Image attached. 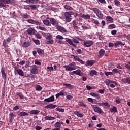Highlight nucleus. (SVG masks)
I'll return each mask as SVG.
<instances>
[{
    "label": "nucleus",
    "mask_w": 130,
    "mask_h": 130,
    "mask_svg": "<svg viewBox=\"0 0 130 130\" xmlns=\"http://www.w3.org/2000/svg\"><path fill=\"white\" fill-rule=\"evenodd\" d=\"M76 66V63L72 62L69 65H65L63 66V68H65L66 71H74L76 70V67H75Z\"/></svg>",
    "instance_id": "1"
},
{
    "label": "nucleus",
    "mask_w": 130,
    "mask_h": 130,
    "mask_svg": "<svg viewBox=\"0 0 130 130\" xmlns=\"http://www.w3.org/2000/svg\"><path fill=\"white\" fill-rule=\"evenodd\" d=\"M15 2V0H0V7L5 8L6 4H14Z\"/></svg>",
    "instance_id": "2"
},
{
    "label": "nucleus",
    "mask_w": 130,
    "mask_h": 130,
    "mask_svg": "<svg viewBox=\"0 0 130 130\" xmlns=\"http://www.w3.org/2000/svg\"><path fill=\"white\" fill-rule=\"evenodd\" d=\"M91 11H93L95 14H96L97 17L99 18L100 19H102L103 18V14L102 13H101V11L98 9V8H92L90 9Z\"/></svg>",
    "instance_id": "3"
},
{
    "label": "nucleus",
    "mask_w": 130,
    "mask_h": 130,
    "mask_svg": "<svg viewBox=\"0 0 130 130\" xmlns=\"http://www.w3.org/2000/svg\"><path fill=\"white\" fill-rule=\"evenodd\" d=\"M67 42L69 43V44L71 45L72 46H73V47H77V45L74 43H79V41L77 40V39L73 38L72 40L71 39H68L66 40Z\"/></svg>",
    "instance_id": "4"
},
{
    "label": "nucleus",
    "mask_w": 130,
    "mask_h": 130,
    "mask_svg": "<svg viewBox=\"0 0 130 130\" xmlns=\"http://www.w3.org/2000/svg\"><path fill=\"white\" fill-rule=\"evenodd\" d=\"M64 15L66 20L67 22H71V21H72V18H71V17L72 15H73V12L70 11L65 12Z\"/></svg>",
    "instance_id": "5"
},
{
    "label": "nucleus",
    "mask_w": 130,
    "mask_h": 130,
    "mask_svg": "<svg viewBox=\"0 0 130 130\" xmlns=\"http://www.w3.org/2000/svg\"><path fill=\"white\" fill-rule=\"evenodd\" d=\"M83 43H84V46L85 47H91V46L94 44V41L85 40L83 42Z\"/></svg>",
    "instance_id": "6"
},
{
    "label": "nucleus",
    "mask_w": 130,
    "mask_h": 130,
    "mask_svg": "<svg viewBox=\"0 0 130 130\" xmlns=\"http://www.w3.org/2000/svg\"><path fill=\"white\" fill-rule=\"evenodd\" d=\"M30 73L36 75V74H38V67L36 65H32L30 66Z\"/></svg>",
    "instance_id": "7"
},
{
    "label": "nucleus",
    "mask_w": 130,
    "mask_h": 130,
    "mask_svg": "<svg viewBox=\"0 0 130 130\" xmlns=\"http://www.w3.org/2000/svg\"><path fill=\"white\" fill-rule=\"evenodd\" d=\"M27 22L29 23V24H32V25H36L37 26H40V25H41V22L38 20H34L33 19H28Z\"/></svg>",
    "instance_id": "8"
},
{
    "label": "nucleus",
    "mask_w": 130,
    "mask_h": 130,
    "mask_svg": "<svg viewBox=\"0 0 130 130\" xmlns=\"http://www.w3.org/2000/svg\"><path fill=\"white\" fill-rule=\"evenodd\" d=\"M92 107L95 112H97L98 113H99V114H103V113H104V112L103 111L102 109L99 107H97L96 105H92Z\"/></svg>",
    "instance_id": "9"
},
{
    "label": "nucleus",
    "mask_w": 130,
    "mask_h": 130,
    "mask_svg": "<svg viewBox=\"0 0 130 130\" xmlns=\"http://www.w3.org/2000/svg\"><path fill=\"white\" fill-rule=\"evenodd\" d=\"M49 21L50 23V25L51 26V24H52L53 26H57L58 25V22L57 21H56V20H55V19L54 18H49Z\"/></svg>",
    "instance_id": "10"
},
{
    "label": "nucleus",
    "mask_w": 130,
    "mask_h": 130,
    "mask_svg": "<svg viewBox=\"0 0 130 130\" xmlns=\"http://www.w3.org/2000/svg\"><path fill=\"white\" fill-rule=\"evenodd\" d=\"M56 28L57 30L59 32H61V33H67V29L62 26H60L58 25L56 26Z\"/></svg>",
    "instance_id": "11"
},
{
    "label": "nucleus",
    "mask_w": 130,
    "mask_h": 130,
    "mask_svg": "<svg viewBox=\"0 0 130 130\" xmlns=\"http://www.w3.org/2000/svg\"><path fill=\"white\" fill-rule=\"evenodd\" d=\"M27 32L29 35H34L35 34V29L32 27L28 28Z\"/></svg>",
    "instance_id": "12"
},
{
    "label": "nucleus",
    "mask_w": 130,
    "mask_h": 130,
    "mask_svg": "<svg viewBox=\"0 0 130 130\" xmlns=\"http://www.w3.org/2000/svg\"><path fill=\"white\" fill-rule=\"evenodd\" d=\"M68 92H64V90H61L60 92L57 93L55 96L56 98H58L60 96H64V95H67Z\"/></svg>",
    "instance_id": "13"
},
{
    "label": "nucleus",
    "mask_w": 130,
    "mask_h": 130,
    "mask_svg": "<svg viewBox=\"0 0 130 130\" xmlns=\"http://www.w3.org/2000/svg\"><path fill=\"white\" fill-rule=\"evenodd\" d=\"M54 101V96L52 95L47 99H44V102H53Z\"/></svg>",
    "instance_id": "14"
},
{
    "label": "nucleus",
    "mask_w": 130,
    "mask_h": 130,
    "mask_svg": "<svg viewBox=\"0 0 130 130\" xmlns=\"http://www.w3.org/2000/svg\"><path fill=\"white\" fill-rule=\"evenodd\" d=\"M14 118H15V114H14V113H10L9 114V121L10 123H13Z\"/></svg>",
    "instance_id": "15"
},
{
    "label": "nucleus",
    "mask_w": 130,
    "mask_h": 130,
    "mask_svg": "<svg viewBox=\"0 0 130 130\" xmlns=\"http://www.w3.org/2000/svg\"><path fill=\"white\" fill-rule=\"evenodd\" d=\"M16 72L19 75V76H21V77H24V71L22 70V69H16Z\"/></svg>",
    "instance_id": "16"
},
{
    "label": "nucleus",
    "mask_w": 130,
    "mask_h": 130,
    "mask_svg": "<svg viewBox=\"0 0 130 130\" xmlns=\"http://www.w3.org/2000/svg\"><path fill=\"white\" fill-rule=\"evenodd\" d=\"M39 1V0H25L24 3H27V4H30V3L31 4H38Z\"/></svg>",
    "instance_id": "17"
},
{
    "label": "nucleus",
    "mask_w": 130,
    "mask_h": 130,
    "mask_svg": "<svg viewBox=\"0 0 130 130\" xmlns=\"http://www.w3.org/2000/svg\"><path fill=\"white\" fill-rule=\"evenodd\" d=\"M1 73L2 74L3 79H7V74L5 73V67H2L1 69Z\"/></svg>",
    "instance_id": "18"
},
{
    "label": "nucleus",
    "mask_w": 130,
    "mask_h": 130,
    "mask_svg": "<svg viewBox=\"0 0 130 130\" xmlns=\"http://www.w3.org/2000/svg\"><path fill=\"white\" fill-rule=\"evenodd\" d=\"M73 74L75 75H77L78 76H83V73L81 72V70L78 69L76 71H74L72 72Z\"/></svg>",
    "instance_id": "19"
},
{
    "label": "nucleus",
    "mask_w": 130,
    "mask_h": 130,
    "mask_svg": "<svg viewBox=\"0 0 130 130\" xmlns=\"http://www.w3.org/2000/svg\"><path fill=\"white\" fill-rule=\"evenodd\" d=\"M121 82H122V83H125V84H130V78H123L122 79Z\"/></svg>",
    "instance_id": "20"
},
{
    "label": "nucleus",
    "mask_w": 130,
    "mask_h": 130,
    "mask_svg": "<svg viewBox=\"0 0 130 130\" xmlns=\"http://www.w3.org/2000/svg\"><path fill=\"white\" fill-rule=\"evenodd\" d=\"M56 107V105H53L52 104H50L45 106V108H50L51 109H53V108H55Z\"/></svg>",
    "instance_id": "21"
},
{
    "label": "nucleus",
    "mask_w": 130,
    "mask_h": 130,
    "mask_svg": "<svg viewBox=\"0 0 130 130\" xmlns=\"http://www.w3.org/2000/svg\"><path fill=\"white\" fill-rule=\"evenodd\" d=\"M81 18H83V19H85V20H89L91 16L89 14H82L81 15Z\"/></svg>",
    "instance_id": "22"
},
{
    "label": "nucleus",
    "mask_w": 130,
    "mask_h": 130,
    "mask_svg": "<svg viewBox=\"0 0 130 130\" xmlns=\"http://www.w3.org/2000/svg\"><path fill=\"white\" fill-rule=\"evenodd\" d=\"M31 45L30 42H25L22 44V47H29Z\"/></svg>",
    "instance_id": "23"
},
{
    "label": "nucleus",
    "mask_w": 130,
    "mask_h": 130,
    "mask_svg": "<svg viewBox=\"0 0 130 130\" xmlns=\"http://www.w3.org/2000/svg\"><path fill=\"white\" fill-rule=\"evenodd\" d=\"M104 53H105V50L103 49H101L100 51H99V55L98 56L99 57H102V56H103L104 55Z\"/></svg>",
    "instance_id": "24"
},
{
    "label": "nucleus",
    "mask_w": 130,
    "mask_h": 130,
    "mask_svg": "<svg viewBox=\"0 0 130 130\" xmlns=\"http://www.w3.org/2000/svg\"><path fill=\"white\" fill-rule=\"evenodd\" d=\"M55 117H52V116H47L45 117L44 119L45 120H54L55 119Z\"/></svg>",
    "instance_id": "25"
},
{
    "label": "nucleus",
    "mask_w": 130,
    "mask_h": 130,
    "mask_svg": "<svg viewBox=\"0 0 130 130\" xmlns=\"http://www.w3.org/2000/svg\"><path fill=\"white\" fill-rule=\"evenodd\" d=\"M61 124H63V122H57L55 123V127H60L61 126Z\"/></svg>",
    "instance_id": "26"
},
{
    "label": "nucleus",
    "mask_w": 130,
    "mask_h": 130,
    "mask_svg": "<svg viewBox=\"0 0 130 130\" xmlns=\"http://www.w3.org/2000/svg\"><path fill=\"white\" fill-rule=\"evenodd\" d=\"M19 116L23 117V116H28L29 114L28 113H26L25 112H21L19 113Z\"/></svg>",
    "instance_id": "27"
},
{
    "label": "nucleus",
    "mask_w": 130,
    "mask_h": 130,
    "mask_svg": "<svg viewBox=\"0 0 130 130\" xmlns=\"http://www.w3.org/2000/svg\"><path fill=\"white\" fill-rule=\"evenodd\" d=\"M91 96H92V97H96L98 98V99H100V96H99V94L96 93H94V92H91L90 93Z\"/></svg>",
    "instance_id": "28"
},
{
    "label": "nucleus",
    "mask_w": 130,
    "mask_h": 130,
    "mask_svg": "<svg viewBox=\"0 0 130 130\" xmlns=\"http://www.w3.org/2000/svg\"><path fill=\"white\" fill-rule=\"evenodd\" d=\"M40 111L38 110H32L30 111V114H38Z\"/></svg>",
    "instance_id": "29"
},
{
    "label": "nucleus",
    "mask_w": 130,
    "mask_h": 130,
    "mask_svg": "<svg viewBox=\"0 0 130 130\" xmlns=\"http://www.w3.org/2000/svg\"><path fill=\"white\" fill-rule=\"evenodd\" d=\"M115 46H118V45H122L123 46L125 45V44L122 43L121 41H118L114 44Z\"/></svg>",
    "instance_id": "30"
},
{
    "label": "nucleus",
    "mask_w": 130,
    "mask_h": 130,
    "mask_svg": "<svg viewBox=\"0 0 130 130\" xmlns=\"http://www.w3.org/2000/svg\"><path fill=\"white\" fill-rule=\"evenodd\" d=\"M43 23L44 24V25H46V26H51V24H50V22L49 21V20H44L43 21Z\"/></svg>",
    "instance_id": "31"
},
{
    "label": "nucleus",
    "mask_w": 130,
    "mask_h": 130,
    "mask_svg": "<svg viewBox=\"0 0 130 130\" xmlns=\"http://www.w3.org/2000/svg\"><path fill=\"white\" fill-rule=\"evenodd\" d=\"M107 22H110L111 23L113 22V18L111 16H107L106 18Z\"/></svg>",
    "instance_id": "32"
},
{
    "label": "nucleus",
    "mask_w": 130,
    "mask_h": 130,
    "mask_svg": "<svg viewBox=\"0 0 130 130\" xmlns=\"http://www.w3.org/2000/svg\"><path fill=\"white\" fill-rule=\"evenodd\" d=\"M116 103H117V104H120V103H121V99H120V98L117 96L116 98Z\"/></svg>",
    "instance_id": "33"
},
{
    "label": "nucleus",
    "mask_w": 130,
    "mask_h": 130,
    "mask_svg": "<svg viewBox=\"0 0 130 130\" xmlns=\"http://www.w3.org/2000/svg\"><path fill=\"white\" fill-rule=\"evenodd\" d=\"M90 75V76H96V75H97V71L94 70H91Z\"/></svg>",
    "instance_id": "34"
},
{
    "label": "nucleus",
    "mask_w": 130,
    "mask_h": 130,
    "mask_svg": "<svg viewBox=\"0 0 130 130\" xmlns=\"http://www.w3.org/2000/svg\"><path fill=\"white\" fill-rule=\"evenodd\" d=\"M74 113L78 117H83L84 116V114H80L78 111H75Z\"/></svg>",
    "instance_id": "35"
},
{
    "label": "nucleus",
    "mask_w": 130,
    "mask_h": 130,
    "mask_svg": "<svg viewBox=\"0 0 130 130\" xmlns=\"http://www.w3.org/2000/svg\"><path fill=\"white\" fill-rule=\"evenodd\" d=\"M64 8L66 10H69V11H72V10H73V8L68 5L64 6Z\"/></svg>",
    "instance_id": "36"
},
{
    "label": "nucleus",
    "mask_w": 130,
    "mask_h": 130,
    "mask_svg": "<svg viewBox=\"0 0 130 130\" xmlns=\"http://www.w3.org/2000/svg\"><path fill=\"white\" fill-rule=\"evenodd\" d=\"M93 64H94V61L91 60H88L86 62V66H93Z\"/></svg>",
    "instance_id": "37"
},
{
    "label": "nucleus",
    "mask_w": 130,
    "mask_h": 130,
    "mask_svg": "<svg viewBox=\"0 0 130 130\" xmlns=\"http://www.w3.org/2000/svg\"><path fill=\"white\" fill-rule=\"evenodd\" d=\"M114 2L115 6H117V7H120L121 3H120V2L118 1V0H114Z\"/></svg>",
    "instance_id": "38"
},
{
    "label": "nucleus",
    "mask_w": 130,
    "mask_h": 130,
    "mask_svg": "<svg viewBox=\"0 0 130 130\" xmlns=\"http://www.w3.org/2000/svg\"><path fill=\"white\" fill-rule=\"evenodd\" d=\"M37 51L39 55H42V53L44 52V51L41 49H38Z\"/></svg>",
    "instance_id": "39"
},
{
    "label": "nucleus",
    "mask_w": 130,
    "mask_h": 130,
    "mask_svg": "<svg viewBox=\"0 0 130 130\" xmlns=\"http://www.w3.org/2000/svg\"><path fill=\"white\" fill-rule=\"evenodd\" d=\"M56 111H59V112H64V109H62L61 108H56Z\"/></svg>",
    "instance_id": "40"
},
{
    "label": "nucleus",
    "mask_w": 130,
    "mask_h": 130,
    "mask_svg": "<svg viewBox=\"0 0 130 130\" xmlns=\"http://www.w3.org/2000/svg\"><path fill=\"white\" fill-rule=\"evenodd\" d=\"M105 83L107 85V86H109V84H111V83H112V81L109 80V79H107L105 81Z\"/></svg>",
    "instance_id": "41"
},
{
    "label": "nucleus",
    "mask_w": 130,
    "mask_h": 130,
    "mask_svg": "<svg viewBox=\"0 0 130 130\" xmlns=\"http://www.w3.org/2000/svg\"><path fill=\"white\" fill-rule=\"evenodd\" d=\"M35 88L36 91H41L42 90V87L40 85H37Z\"/></svg>",
    "instance_id": "42"
},
{
    "label": "nucleus",
    "mask_w": 130,
    "mask_h": 130,
    "mask_svg": "<svg viewBox=\"0 0 130 130\" xmlns=\"http://www.w3.org/2000/svg\"><path fill=\"white\" fill-rule=\"evenodd\" d=\"M111 112H116L117 111V108L116 107L113 106V108L110 109Z\"/></svg>",
    "instance_id": "43"
},
{
    "label": "nucleus",
    "mask_w": 130,
    "mask_h": 130,
    "mask_svg": "<svg viewBox=\"0 0 130 130\" xmlns=\"http://www.w3.org/2000/svg\"><path fill=\"white\" fill-rule=\"evenodd\" d=\"M28 6L30 7L32 10H36V9H37V5H28Z\"/></svg>",
    "instance_id": "44"
},
{
    "label": "nucleus",
    "mask_w": 130,
    "mask_h": 130,
    "mask_svg": "<svg viewBox=\"0 0 130 130\" xmlns=\"http://www.w3.org/2000/svg\"><path fill=\"white\" fill-rule=\"evenodd\" d=\"M37 29H39V30H42V31H45L46 30V28L44 27H42L41 26H37Z\"/></svg>",
    "instance_id": "45"
},
{
    "label": "nucleus",
    "mask_w": 130,
    "mask_h": 130,
    "mask_svg": "<svg viewBox=\"0 0 130 130\" xmlns=\"http://www.w3.org/2000/svg\"><path fill=\"white\" fill-rule=\"evenodd\" d=\"M112 72H113L114 73V74H118V73H119V72H121V71L119 69H113L112 70Z\"/></svg>",
    "instance_id": "46"
},
{
    "label": "nucleus",
    "mask_w": 130,
    "mask_h": 130,
    "mask_svg": "<svg viewBox=\"0 0 130 130\" xmlns=\"http://www.w3.org/2000/svg\"><path fill=\"white\" fill-rule=\"evenodd\" d=\"M54 41L53 40L51 39L49 41H47L46 42V44H52L53 43Z\"/></svg>",
    "instance_id": "47"
},
{
    "label": "nucleus",
    "mask_w": 130,
    "mask_h": 130,
    "mask_svg": "<svg viewBox=\"0 0 130 130\" xmlns=\"http://www.w3.org/2000/svg\"><path fill=\"white\" fill-rule=\"evenodd\" d=\"M116 28L115 24H111L109 25V29H114Z\"/></svg>",
    "instance_id": "48"
},
{
    "label": "nucleus",
    "mask_w": 130,
    "mask_h": 130,
    "mask_svg": "<svg viewBox=\"0 0 130 130\" xmlns=\"http://www.w3.org/2000/svg\"><path fill=\"white\" fill-rule=\"evenodd\" d=\"M35 36H36V37H37L38 39H41V38H42L41 35L38 33L36 34Z\"/></svg>",
    "instance_id": "49"
},
{
    "label": "nucleus",
    "mask_w": 130,
    "mask_h": 130,
    "mask_svg": "<svg viewBox=\"0 0 130 130\" xmlns=\"http://www.w3.org/2000/svg\"><path fill=\"white\" fill-rule=\"evenodd\" d=\"M33 41L37 45H39L40 44V41H39V40H33Z\"/></svg>",
    "instance_id": "50"
},
{
    "label": "nucleus",
    "mask_w": 130,
    "mask_h": 130,
    "mask_svg": "<svg viewBox=\"0 0 130 130\" xmlns=\"http://www.w3.org/2000/svg\"><path fill=\"white\" fill-rule=\"evenodd\" d=\"M56 39H59L60 40H61L63 39V37H62L61 35H57L56 36Z\"/></svg>",
    "instance_id": "51"
},
{
    "label": "nucleus",
    "mask_w": 130,
    "mask_h": 130,
    "mask_svg": "<svg viewBox=\"0 0 130 130\" xmlns=\"http://www.w3.org/2000/svg\"><path fill=\"white\" fill-rule=\"evenodd\" d=\"M72 25H73V27H74L76 26H78V24L77 23V21L76 20H74L73 22H72Z\"/></svg>",
    "instance_id": "52"
},
{
    "label": "nucleus",
    "mask_w": 130,
    "mask_h": 130,
    "mask_svg": "<svg viewBox=\"0 0 130 130\" xmlns=\"http://www.w3.org/2000/svg\"><path fill=\"white\" fill-rule=\"evenodd\" d=\"M33 75L31 73L27 74L25 76V78H32Z\"/></svg>",
    "instance_id": "53"
},
{
    "label": "nucleus",
    "mask_w": 130,
    "mask_h": 130,
    "mask_svg": "<svg viewBox=\"0 0 130 130\" xmlns=\"http://www.w3.org/2000/svg\"><path fill=\"white\" fill-rule=\"evenodd\" d=\"M105 74L106 75V76H109L110 75H113V73L111 72H105Z\"/></svg>",
    "instance_id": "54"
},
{
    "label": "nucleus",
    "mask_w": 130,
    "mask_h": 130,
    "mask_svg": "<svg viewBox=\"0 0 130 130\" xmlns=\"http://www.w3.org/2000/svg\"><path fill=\"white\" fill-rule=\"evenodd\" d=\"M87 100L89 102H90L91 103H94V100L91 98H88L87 99Z\"/></svg>",
    "instance_id": "55"
},
{
    "label": "nucleus",
    "mask_w": 130,
    "mask_h": 130,
    "mask_svg": "<svg viewBox=\"0 0 130 130\" xmlns=\"http://www.w3.org/2000/svg\"><path fill=\"white\" fill-rule=\"evenodd\" d=\"M35 64H37V66H41V63L40 62V61H39V60H35Z\"/></svg>",
    "instance_id": "56"
},
{
    "label": "nucleus",
    "mask_w": 130,
    "mask_h": 130,
    "mask_svg": "<svg viewBox=\"0 0 130 130\" xmlns=\"http://www.w3.org/2000/svg\"><path fill=\"white\" fill-rule=\"evenodd\" d=\"M73 56L74 59H75V60H77V61H79V59H80V58H79V57L76 55H73Z\"/></svg>",
    "instance_id": "57"
},
{
    "label": "nucleus",
    "mask_w": 130,
    "mask_h": 130,
    "mask_svg": "<svg viewBox=\"0 0 130 130\" xmlns=\"http://www.w3.org/2000/svg\"><path fill=\"white\" fill-rule=\"evenodd\" d=\"M105 91L104 89H99L98 90V93H100V94H104Z\"/></svg>",
    "instance_id": "58"
},
{
    "label": "nucleus",
    "mask_w": 130,
    "mask_h": 130,
    "mask_svg": "<svg viewBox=\"0 0 130 130\" xmlns=\"http://www.w3.org/2000/svg\"><path fill=\"white\" fill-rule=\"evenodd\" d=\"M67 99L68 100H71V99H73V97L71 95H68L66 96Z\"/></svg>",
    "instance_id": "59"
},
{
    "label": "nucleus",
    "mask_w": 130,
    "mask_h": 130,
    "mask_svg": "<svg viewBox=\"0 0 130 130\" xmlns=\"http://www.w3.org/2000/svg\"><path fill=\"white\" fill-rule=\"evenodd\" d=\"M86 89H87L88 91H90V90H92V89H93V87L87 85H86Z\"/></svg>",
    "instance_id": "60"
},
{
    "label": "nucleus",
    "mask_w": 130,
    "mask_h": 130,
    "mask_svg": "<svg viewBox=\"0 0 130 130\" xmlns=\"http://www.w3.org/2000/svg\"><path fill=\"white\" fill-rule=\"evenodd\" d=\"M93 24L95 25H99V21L97 20L93 19Z\"/></svg>",
    "instance_id": "61"
},
{
    "label": "nucleus",
    "mask_w": 130,
    "mask_h": 130,
    "mask_svg": "<svg viewBox=\"0 0 130 130\" xmlns=\"http://www.w3.org/2000/svg\"><path fill=\"white\" fill-rule=\"evenodd\" d=\"M117 32V31L116 30H113L111 31V34L112 35H115L116 33Z\"/></svg>",
    "instance_id": "62"
},
{
    "label": "nucleus",
    "mask_w": 130,
    "mask_h": 130,
    "mask_svg": "<svg viewBox=\"0 0 130 130\" xmlns=\"http://www.w3.org/2000/svg\"><path fill=\"white\" fill-rule=\"evenodd\" d=\"M13 110H15V111L16 110H18V109H19V106H15V107H14L13 108Z\"/></svg>",
    "instance_id": "63"
},
{
    "label": "nucleus",
    "mask_w": 130,
    "mask_h": 130,
    "mask_svg": "<svg viewBox=\"0 0 130 130\" xmlns=\"http://www.w3.org/2000/svg\"><path fill=\"white\" fill-rule=\"evenodd\" d=\"M104 106H106L107 107H110V105L108 103H104Z\"/></svg>",
    "instance_id": "64"
}]
</instances>
